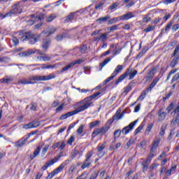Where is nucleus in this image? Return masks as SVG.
Segmentation results:
<instances>
[{"mask_svg": "<svg viewBox=\"0 0 179 179\" xmlns=\"http://www.w3.org/2000/svg\"><path fill=\"white\" fill-rule=\"evenodd\" d=\"M138 123V120H135L132 122H131L128 126L124 127L122 131L121 129H116L113 133L114 140L113 142H115V140L117 138H120L121 136V134H123V135H128L132 129L135 127V125Z\"/></svg>", "mask_w": 179, "mask_h": 179, "instance_id": "obj_2", "label": "nucleus"}, {"mask_svg": "<svg viewBox=\"0 0 179 179\" xmlns=\"http://www.w3.org/2000/svg\"><path fill=\"white\" fill-rule=\"evenodd\" d=\"M118 3L115 2V3H113V5H111L110 7H109V9L110 10H113V9H117V8H118Z\"/></svg>", "mask_w": 179, "mask_h": 179, "instance_id": "obj_59", "label": "nucleus"}, {"mask_svg": "<svg viewBox=\"0 0 179 179\" xmlns=\"http://www.w3.org/2000/svg\"><path fill=\"white\" fill-rule=\"evenodd\" d=\"M50 44H51V41L50 39H44L42 41V48L45 52L50 48Z\"/></svg>", "mask_w": 179, "mask_h": 179, "instance_id": "obj_19", "label": "nucleus"}, {"mask_svg": "<svg viewBox=\"0 0 179 179\" xmlns=\"http://www.w3.org/2000/svg\"><path fill=\"white\" fill-rule=\"evenodd\" d=\"M159 80H160V78L159 77H156L151 83L150 86L147 88L148 92H152V90L153 87H155V86H156V85H157Z\"/></svg>", "mask_w": 179, "mask_h": 179, "instance_id": "obj_22", "label": "nucleus"}, {"mask_svg": "<svg viewBox=\"0 0 179 179\" xmlns=\"http://www.w3.org/2000/svg\"><path fill=\"white\" fill-rule=\"evenodd\" d=\"M159 80H160V78L159 77H156L151 83L150 86L147 88L148 92H152V90L153 87H155V86H156V85H157Z\"/></svg>", "mask_w": 179, "mask_h": 179, "instance_id": "obj_21", "label": "nucleus"}, {"mask_svg": "<svg viewBox=\"0 0 179 179\" xmlns=\"http://www.w3.org/2000/svg\"><path fill=\"white\" fill-rule=\"evenodd\" d=\"M72 63L69 64L67 66H64L63 69L61 70V73L66 72V71H69L71 68H73Z\"/></svg>", "mask_w": 179, "mask_h": 179, "instance_id": "obj_38", "label": "nucleus"}, {"mask_svg": "<svg viewBox=\"0 0 179 179\" xmlns=\"http://www.w3.org/2000/svg\"><path fill=\"white\" fill-rule=\"evenodd\" d=\"M122 69H124V66L120 64L117 65L111 76L103 81L104 85H107V83L110 82V80H113L118 73H121V72H122Z\"/></svg>", "mask_w": 179, "mask_h": 179, "instance_id": "obj_9", "label": "nucleus"}, {"mask_svg": "<svg viewBox=\"0 0 179 179\" xmlns=\"http://www.w3.org/2000/svg\"><path fill=\"white\" fill-rule=\"evenodd\" d=\"M83 128H85V125L81 124L78 129H77V134H78V135H80L81 134L83 133Z\"/></svg>", "mask_w": 179, "mask_h": 179, "instance_id": "obj_49", "label": "nucleus"}, {"mask_svg": "<svg viewBox=\"0 0 179 179\" xmlns=\"http://www.w3.org/2000/svg\"><path fill=\"white\" fill-rule=\"evenodd\" d=\"M32 124V128H38V127H40V122L38 121H33L31 122Z\"/></svg>", "mask_w": 179, "mask_h": 179, "instance_id": "obj_55", "label": "nucleus"}, {"mask_svg": "<svg viewBox=\"0 0 179 179\" xmlns=\"http://www.w3.org/2000/svg\"><path fill=\"white\" fill-rule=\"evenodd\" d=\"M22 128H24V129H31V128H33V124L31 122H29L27 124H24Z\"/></svg>", "mask_w": 179, "mask_h": 179, "instance_id": "obj_51", "label": "nucleus"}, {"mask_svg": "<svg viewBox=\"0 0 179 179\" xmlns=\"http://www.w3.org/2000/svg\"><path fill=\"white\" fill-rule=\"evenodd\" d=\"M179 29V24H174L172 27L173 31H177Z\"/></svg>", "mask_w": 179, "mask_h": 179, "instance_id": "obj_64", "label": "nucleus"}, {"mask_svg": "<svg viewBox=\"0 0 179 179\" xmlns=\"http://www.w3.org/2000/svg\"><path fill=\"white\" fill-rule=\"evenodd\" d=\"M153 69H152L150 72L148 73L147 76L145 77L147 80H150L152 79V76H153Z\"/></svg>", "mask_w": 179, "mask_h": 179, "instance_id": "obj_50", "label": "nucleus"}, {"mask_svg": "<svg viewBox=\"0 0 179 179\" xmlns=\"http://www.w3.org/2000/svg\"><path fill=\"white\" fill-rule=\"evenodd\" d=\"M155 157V155H153V152H150L148 156L147 160L145 162L150 163L152 162V159Z\"/></svg>", "mask_w": 179, "mask_h": 179, "instance_id": "obj_42", "label": "nucleus"}, {"mask_svg": "<svg viewBox=\"0 0 179 179\" xmlns=\"http://www.w3.org/2000/svg\"><path fill=\"white\" fill-rule=\"evenodd\" d=\"M29 140V136H26L15 143V148H23Z\"/></svg>", "mask_w": 179, "mask_h": 179, "instance_id": "obj_14", "label": "nucleus"}, {"mask_svg": "<svg viewBox=\"0 0 179 179\" xmlns=\"http://www.w3.org/2000/svg\"><path fill=\"white\" fill-rule=\"evenodd\" d=\"M152 128H153V123L148 124L145 129V135H149V134H150V131H152Z\"/></svg>", "mask_w": 179, "mask_h": 179, "instance_id": "obj_39", "label": "nucleus"}, {"mask_svg": "<svg viewBox=\"0 0 179 179\" xmlns=\"http://www.w3.org/2000/svg\"><path fill=\"white\" fill-rule=\"evenodd\" d=\"M41 151V147L40 145L36 147V150L34 151V154L29 156V159L33 160L34 158L37 157L40 155Z\"/></svg>", "mask_w": 179, "mask_h": 179, "instance_id": "obj_20", "label": "nucleus"}, {"mask_svg": "<svg viewBox=\"0 0 179 179\" xmlns=\"http://www.w3.org/2000/svg\"><path fill=\"white\" fill-rule=\"evenodd\" d=\"M132 17H135L134 13L128 12L126 14L120 17V20H129V19H132Z\"/></svg>", "mask_w": 179, "mask_h": 179, "instance_id": "obj_18", "label": "nucleus"}, {"mask_svg": "<svg viewBox=\"0 0 179 179\" xmlns=\"http://www.w3.org/2000/svg\"><path fill=\"white\" fill-rule=\"evenodd\" d=\"M31 83L29 78V80L23 78L18 80V85H31Z\"/></svg>", "mask_w": 179, "mask_h": 179, "instance_id": "obj_29", "label": "nucleus"}, {"mask_svg": "<svg viewBox=\"0 0 179 179\" xmlns=\"http://www.w3.org/2000/svg\"><path fill=\"white\" fill-rule=\"evenodd\" d=\"M87 50V46L86 45H83L79 48H75L74 51H80L81 54H85Z\"/></svg>", "mask_w": 179, "mask_h": 179, "instance_id": "obj_30", "label": "nucleus"}, {"mask_svg": "<svg viewBox=\"0 0 179 179\" xmlns=\"http://www.w3.org/2000/svg\"><path fill=\"white\" fill-rule=\"evenodd\" d=\"M110 20V15H106V17H99L96 20V22H99L100 24L104 22H107V20Z\"/></svg>", "mask_w": 179, "mask_h": 179, "instance_id": "obj_31", "label": "nucleus"}, {"mask_svg": "<svg viewBox=\"0 0 179 179\" xmlns=\"http://www.w3.org/2000/svg\"><path fill=\"white\" fill-rule=\"evenodd\" d=\"M179 79V73H177L175 74V76L173 77L171 83L173 84V82H177V80Z\"/></svg>", "mask_w": 179, "mask_h": 179, "instance_id": "obj_52", "label": "nucleus"}, {"mask_svg": "<svg viewBox=\"0 0 179 179\" xmlns=\"http://www.w3.org/2000/svg\"><path fill=\"white\" fill-rule=\"evenodd\" d=\"M173 23L174 22L170 21L165 27V31H169V30H170V29L171 28V26H173Z\"/></svg>", "mask_w": 179, "mask_h": 179, "instance_id": "obj_47", "label": "nucleus"}, {"mask_svg": "<svg viewBox=\"0 0 179 179\" xmlns=\"http://www.w3.org/2000/svg\"><path fill=\"white\" fill-rule=\"evenodd\" d=\"M100 30H96L91 34V36L92 37H96V36H99V37H100Z\"/></svg>", "mask_w": 179, "mask_h": 179, "instance_id": "obj_58", "label": "nucleus"}, {"mask_svg": "<svg viewBox=\"0 0 179 179\" xmlns=\"http://www.w3.org/2000/svg\"><path fill=\"white\" fill-rule=\"evenodd\" d=\"M166 126L164 124L161 127L160 131H159L160 136H163L164 135V134L166 133Z\"/></svg>", "mask_w": 179, "mask_h": 179, "instance_id": "obj_41", "label": "nucleus"}, {"mask_svg": "<svg viewBox=\"0 0 179 179\" xmlns=\"http://www.w3.org/2000/svg\"><path fill=\"white\" fill-rule=\"evenodd\" d=\"M83 59H77V60H76V61H74V62H71V65L73 66H75V65H80V64L82 63V62H83Z\"/></svg>", "mask_w": 179, "mask_h": 179, "instance_id": "obj_44", "label": "nucleus"}, {"mask_svg": "<svg viewBox=\"0 0 179 179\" xmlns=\"http://www.w3.org/2000/svg\"><path fill=\"white\" fill-rule=\"evenodd\" d=\"M57 17V15L55 14H51L49 17L46 18V22H52L54 19Z\"/></svg>", "mask_w": 179, "mask_h": 179, "instance_id": "obj_43", "label": "nucleus"}, {"mask_svg": "<svg viewBox=\"0 0 179 179\" xmlns=\"http://www.w3.org/2000/svg\"><path fill=\"white\" fill-rule=\"evenodd\" d=\"M23 11V3L18 1L11 6V10L3 16V19L12 16V15H20Z\"/></svg>", "mask_w": 179, "mask_h": 179, "instance_id": "obj_4", "label": "nucleus"}, {"mask_svg": "<svg viewBox=\"0 0 179 179\" xmlns=\"http://www.w3.org/2000/svg\"><path fill=\"white\" fill-rule=\"evenodd\" d=\"M149 164H150V163L147 162L146 161H144L143 162V170H148V167H149Z\"/></svg>", "mask_w": 179, "mask_h": 179, "instance_id": "obj_62", "label": "nucleus"}, {"mask_svg": "<svg viewBox=\"0 0 179 179\" xmlns=\"http://www.w3.org/2000/svg\"><path fill=\"white\" fill-rule=\"evenodd\" d=\"M108 33L100 34L99 36L94 37V41H106L108 38Z\"/></svg>", "mask_w": 179, "mask_h": 179, "instance_id": "obj_17", "label": "nucleus"}, {"mask_svg": "<svg viewBox=\"0 0 179 179\" xmlns=\"http://www.w3.org/2000/svg\"><path fill=\"white\" fill-rule=\"evenodd\" d=\"M51 79H55V74L50 73L48 76H31L29 77L30 85H36L38 82H45L47 80H51Z\"/></svg>", "mask_w": 179, "mask_h": 179, "instance_id": "obj_3", "label": "nucleus"}, {"mask_svg": "<svg viewBox=\"0 0 179 179\" xmlns=\"http://www.w3.org/2000/svg\"><path fill=\"white\" fill-rule=\"evenodd\" d=\"M173 108H174V105L173 103H170L166 109L167 111V114H169V113H170V111H171Z\"/></svg>", "mask_w": 179, "mask_h": 179, "instance_id": "obj_60", "label": "nucleus"}, {"mask_svg": "<svg viewBox=\"0 0 179 179\" xmlns=\"http://www.w3.org/2000/svg\"><path fill=\"white\" fill-rule=\"evenodd\" d=\"M51 165H52V163L51 162V161L48 162L45 164V165L42 167V170L43 171H45V170H47L48 169V167H50V166H51Z\"/></svg>", "mask_w": 179, "mask_h": 179, "instance_id": "obj_45", "label": "nucleus"}, {"mask_svg": "<svg viewBox=\"0 0 179 179\" xmlns=\"http://www.w3.org/2000/svg\"><path fill=\"white\" fill-rule=\"evenodd\" d=\"M156 29V26H148L146 29H144L145 33H149L150 31H153Z\"/></svg>", "mask_w": 179, "mask_h": 179, "instance_id": "obj_40", "label": "nucleus"}, {"mask_svg": "<svg viewBox=\"0 0 179 179\" xmlns=\"http://www.w3.org/2000/svg\"><path fill=\"white\" fill-rule=\"evenodd\" d=\"M101 94V92H96L94 94L86 97L83 100L79 101L77 103V106H81V108H83V110L85 111V110H87L89 107H92V105L93 104L92 100H96L99 96Z\"/></svg>", "mask_w": 179, "mask_h": 179, "instance_id": "obj_1", "label": "nucleus"}, {"mask_svg": "<svg viewBox=\"0 0 179 179\" xmlns=\"http://www.w3.org/2000/svg\"><path fill=\"white\" fill-rule=\"evenodd\" d=\"M83 111V109L81 108L80 105H79L78 107L76 108L74 110L62 115L59 120H66V118H69V117H73V115H76V114H79V113H82Z\"/></svg>", "mask_w": 179, "mask_h": 179, "instance_id": "obj_10", "label": "nucleus"}, {"mask_svg": "<svg viewBox=\"0 0 179 179\" xmlns=\"http://www.w3.org/2000/svg\"><path fill=\"white\" fill-rule=\"evenodd\" d=\"M117 29H118V25H114L107 28V30H108V31H115V30H117Z\"/></svg>", "mask_w": 179, "mask_h": 179, "instance_id": "obj_48", "label": "nucleus"}, {"mask_svg": "<svg viewBox=\"0 0 179 179\" xmlns=\"http://www.w3.org/2000/svg\"><path fill=\"white\" fill-rule=\"evenodd\" d=\"M21 40H22V41H28L29 44H36V43H37V36L36 35H35L34 34L29 31V32H26L22 37H21Z\"/></svg>", "mask_w": 179, "mask_h": 179, "instance_id": "obj_8", "label": "nucleus"}, {"mask_svg": "<svg viewBox=\"0 0 179 179\" xmlns=\"http://www.w3.org/2000/svg\"><path fill=\"white\" fill-rule=\"evenodd\" d=\"M104 5V3L103 1L99 2V3L96 4L95 9L96 10H99L101 8H103V6Z\"/></svg>", "mask_w": 179, "mask_h": 179, "instance_id": "obj_56", "label": "nucleus"}, {"mask_svg": "<svg viewBox=\"0 0 179 179\" xmlns=\"http://www.w3.org/2000/svg\"><path fill=\"white\" fill-rule=\"evenodd\" d=\"M106 149V143L99 144L97 147V152L98 156H100V157H103L106 152H104V150Z\"/></svg>", "mask_w": 179, "mask_h": 179, "instance_id": "obj_15", "label": "nucleus"}, {"mask_svg": "<svg viewBox=\"0 0 179 179\" xmlns=\"http://www.w3.org/2000/svg\"><path fill=\"white\" fill-rule=\"evenodd\" d=\"M166 115H167V113L165 112H163V109H159L158 111V117H159V121H163L166 118Z\"/></svg>", "mask_w": 179, "mask_h": 179, "instance_id": "obj_25", "label": "nucleus"}, {"mask_svg": "<svg viewBox=\"0 0 179 179\" xmlns=\"http://www.w3.org/2000/svg\"><path fill=\"white\" fill-rule=\"evenodd\" d=\"M136 75H138V71L136 70H133L131 68H128L127 69V71L122 74L118 78L117 80L115 81V85H119L120 83H121V82H122V80H124V79H125V78H127V76H129V80H132V79H134V78H135V76H136Z\"/></svg>", "mask_w": 179, "mask_h": 179, "instance_id": "obj_5", "label": "nucleus"}, {"mask_svg": "<svg viewBox=\"0 0 179 179\" xmlns=\"http://www.w3.org/2000/svg\"><path fill=\"white\" fill-rule=\"evenodd\" d=\"M38 54L39 55H44L43 52L40 50H34V49H30L22 53H20V57H30V55H33V54Z\"/></svg>", "mask_w": 179, "mask_h": 179, "instance_id": "obj_12", "label": "nucleus"}, {"mask_svg": "<svg viewBox=\"0 0 179 179\" xmlns=\"http://www.w3.org/2000/svg\"><path fill=\"white\" fill-rule=\"evenodd\" d=\"M146 143H148V142L145 140H143V141H141L139 144H138V148L140 149H143V148H145V146H146Z\"/></svg>", "mask_w": 179, "mask_h": 179, "instance_id": "obj_46", "label": "nucleus"}, {"mask_svg": "<svg viewBox=\"0 0 179 179\" xmlns=\"http://www.w3.org/2000/svg\"><path fill=\"white\" fill-rule=\"evenodd\" d=\"M65 169V164H61L57 169H55L52 172L48 174L47 176V179H52V178L55 176H57V174H59V173H61L62 170Z\"/></svg>", "mask_w": 179, "mask_h": 179, "instance_id": "obj_13", "label": "nucleus"}, {"mask_svg": "<svg viewBox=\"0 0 179 179\" xmlns=\"http://www.w3.org/2000/svg\"><path fill=\"white\" fill-rule=\"evenodd\" d=\"M75 17V13H70L66 18L65 19L64 22L65 23H68V22H70V20H73V18Z\"/></svg>", "mask_w": 179, "mask_h": 179, "instance_id": "obj_34", "label": "nucleus"}, {"mask_svg": "<svg viewBox=\"0 0 179 179\" xmlns=\"http://www.w3.org/2000/svg\"><path fill=\"white\" fill-rule=\"evenodd\" d=\"M1 83L9 85L10 82H13V78L12 76H6L0 80Z\"/></svg>", "mask_w": 179, "mask_h": 179, "instance_id": "obj_23", "label": "nucleus"}, {"mask_svg": "<svg viewBox=\"0 0 179 179\" xmlns=\"http://www.w3.org/2000/svg\"><path fill=\"white\" fill-rule=\"evenodd\" d=\"M143 127H145V123H141L140 124V126L135 130L134 131V135H136L138 134H139V132H141L142 131V129H143Z\"/></svg>", "mask_w": 179, "mask_h": 179, "instance_id": "obj_37", "label": "nucleus"}, {"mask_svg": "<svg viewBox=\"0 0 179 179\" xmlns=\"http://www.w3.org/2000/svg\"><path fill=\"white\" fill-rule=\"evenodd\" d=\"M149 93V91H148V89H146L145 90H143L141 95L139 96V97L138 98V101H139V100H141V101L145 100V98L146 97V95Z\"/></svg>", "mask_w": 179, "mask_h": 179, "instance_id": "obj_26", "label": "nucleus"}, {"mask_svg": "<svg viewBox=\"0 0 179 179\" xmlns=\"http://www.w3.org/2000/svg\"><path fill=\"white\" fill-rule=\"evenodd\" d=\"M30 110L31 111H36V110H37V103H32L30 104Z\"/></svg>", "mask_w": 179, "mask_h": 179, "instance_id": "obj_57", "label": "nucleus"}, {"mask_svg": "<svg viewBox=\"0 0 179 179\" xmlns=\"http://www.w3.org/2000/svg\"><path fill=\"white\" fill-rule=\"evenodd\" d=\"M62 152H61L59 153V155H58L57 156H56L55 158H53L52 159L50 160V163H52V164H54V163H57V162L62 157Z\"/></svg>", "mask_w": 179, "mask_h": 179, "instance_id": "obj_32", "label": "nucleus"}, {"mask_svg": "<svg viewBox=\"0 0 179 179\" xmlns=\"http://www.w3.org/2000/svg\"><path fill=\"white\" fill-rule=\"evenodd\" d=\"M37 59H38V61L45 62V61H50L51 59V57L45 55L44 56L37 57Z\"/></svg>", "mask_w": 179, "mask_h": 179, "instance_id": "obj_33", "label": "nucleus"}, {"mask_svg": "<svg viewBox=\"0 0 179 179\" xmlns=\"http://www.w3.org/2000/svg\"><path fill=\"white\" fill-rule=\"evenodd\" d=\"M113 59L112 57H108L106 58L102 63L99 64V71H102L103 68L106 66L108 62H110Z\"/></svg>", "mask_w": 179, "mask_h": 179, "instance_id": "obj_24", "label": "nucleus"}, {"mask_svg": "<svg viewBox=\"0 0 179 179\" xmlns=\"http://www.w3.org/2000/svg\"><path fill=\"white\" fill-rule=\"evenodd\" d=\"M120 114H121V110H117L116 111L115 114L114 115V116L113 117V118L109 120V122H110V124H113V122H114V121H115V120H117V121H118V117H120Z\"/></svg>", "mask_w": 179, "mask_h": 179, "instance_id": "obj_27", "label": "nucleus"}, {"mask_svg": "<svg viewBox=\"0 0 179 179\" xmlns=\"http://www.w3.org/2000/svg\"><path fill=\"white\" fill-rule=\"evenodd\" d=\"M160 144V138L157 137L152 143V147L150 148L151 152H156L157 150V148H159V145Z\"/></svg>", "mask_w": 179, "mask_h": 179, "instance_id": "obj_16", "label": "nucleus"}, {"mask_svg": "<svg viewBox=\"0 0 179 179\" xmlns=\"http://www.w3.org/2000/svg\"><path fill=\"white\" fill-rule=\"evenodd\" d=\"M113 55H118L121 52V49L115 48V50H113Z\"/></svg>", "mask_w": 179, "mask_h": 179, "instance_id": "obj_61", "label": "nucleus"}, {"mask_svg": "<svg viewBox=\"0 0 179 179\" xmlns=\"http://www.w3.org/2000/svg\"><path fill=\"white\" fill-rule=\"evenodd\" d=\"M92 157H93V151H89L87 152L85 155V159L81 165L82 170H85V169H87V167H90V166H92V163H93Z\"/></svg>", "mask_w": 179, "mask_h": 179, "instance_id": "obj_7", "label": "nucleus"}, {"mask_svg": "<svg viewBox=\"0 0 179 179\" xmlns=\"http://www.w3.org/2000/svg\"><path fill=\"white\" fill-rule=\"evenodd\" d=\"M75 170H76V165H75V164H73L69 169V176H73V171H75Z\"/></svg>", "mask_w": 179, "mask_h": 179, "instance_id": "obj_36", "label": "nucleus"}, {"mask_svg": "<svg viewBox=\"0 0 179 179\" xmlns=\"http://www.w3.org/2000/svg\"><path fill=\"white\" fill-rule=\"evenodd\" d=\"M177 52H179V44L175 48V50L171 55V57H174V58L172 59L170 64L171 68H174V66H176V64H178L179 61V55H177Z\"/></svg>", "mask_w": 179, "mask_h": 179, "instance_id": "obj_11", "label": "nucleus"}, {"mask_svg": "<svg viewBox=\"0 0 179 179\" xmlns=\"http://www.w3.org/2000/svg\"><path fill=\"white\" fill-rule=\"evenodd\" d=\"M56 30L57 29L55 28L52 27H49L48 29V31H43V34H48V36H50L51 34H54V33H55Z\"/></svg>", "mask_w": 179, "mask_h": 179, "instance_id": "obj_28", "label": "nucleus"}, {"mask_svg": "<svg viewBox=\"0 0 179 179\" xmlns=\"http://www.w3.org/2000/svg\"><path fill=\"white\" fill-rule=\"evenodd\" d=\"M161 20H162V18L160 17L155 18L154 20L152 21V23L153 24H157V23H160Z\"/></svg>", "mask_w": 179, "mask_h": 179, "instance_id": "obj_63", "label": "nucleus"}, {"mask_svg": "<svg viewBox=\"0 0 179 179\" xmlns=\"http://www.w3.org/2000/svg\"><path fill=\"white\" fill-rule=\"evenodd\" d=\"M100 120H96L94 122H92L89 124V127L90 128H94L99 125H100Z\"/></svg>", "mask_w": 179, "mask_h": 179, "instance_id": "obj_35", "label": "nucleus"}, {"mask_svg": "<svg viewBox=\"0 0 179 179\" xmlns=\"http://www.w3.org/2000/svg\"><path fill=\"white\" fill-rule=\"evenodd\" d=\"M110 126H108V124H105L101 128H96L92 134V139H94V138H96V136H99V135H101V136H103V135H106V134L108 132Z\"/></svg>", "mask_w": 179, "mask_h": 179, "instance_id": "obj_6", "label": "nucleus"}, {"mask_svg": "<svg viewBox=\"0 0 179 179\" xmlns=\"http://www.w3.org/2000/svg\"><path fill=\"white\" fill-rule=\"evenodd\" d=\"M50 148V145H45L44 148L42 150V155L44 156L45 153L48 151V148Z\"/></svg>", "mask_w": 179, "mask_h": 179, "instance_id": "obj_53", "label": "nucleus"}, {"mask_svg": "<svg viewBox=\"0 0 179 179\" xmlns=\"http://www.w3.org/2000/svg\"><path fill=\"white\" fill-rule=\"evenodd\" d=\"M76 179H87V176H86V172H83V173H81V175H80Z\"/></svg>", "mask_w": 179, "mask_h": 179, "instance_id": "obj_54", "label": "nucleus"}]
</instances>
